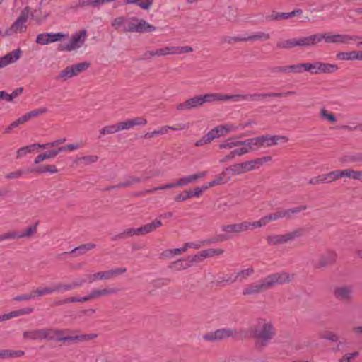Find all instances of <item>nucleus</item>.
Instances as JSON below:
<instances>
[{"instance_id": "obj_1", "label": "nucleus", "mask_w": 362, "mask_h": 362, "mask_svg": "<svg viewBox=\"0 0 362 362\" xmlns=\"http://www.w3.org/2000/svg\"><path fill=\"white\" fill-rule=\"evenodd\" d=\"M338 69L336 64L315 62L313 63H299L289 65V73L302 74L308 72L311 74H331Z\"/></svg>"}, {"instance_id": "obj_2", "label": "nucleus", "mask_w": 362, "mask_h": 362, "mask_svg": "<svg viewBox=\"0 0 362 362\" xmlns=\"http://www.w3.org/2000/svg\"><path fill=\"white\" fill-rule=\"evenodd\" d=\"M254 337L258 346H264L275 334L273 325L265 320L260 319L254 325Z\"/></svg>"}, {"instance_id": "obj_3", "label": "nucleus", "mask_w": 362, "mask_h": 362, "mask_svg": "<svg viewBox=\"0 0 362 362\" xmlns=\"http://www.w3.org/2000/svg\"><path fill=\"white\" fill-rule=\"evenodd\" d=\"M247 336V332L245 329L221 328L204 334L203 339L208 341H219L228 338L242 339L246 338Z\"/></svg>"}, {"instance_id": "obj_4", "label": "nucleus", "mask_w": 362, "mask_h": 362, "mask_svg": "<svg viewBox=\"0 0 362 362\" xmlns=\"http://www.w3.org/2000/svg\"><path fill=\"white\" fill-rule=\"evenodd\" d=\"M291 281V276L287 273H276L267 276L262 281L250 286V293H257L265 291L274 285L282 284Z\"/></svg>"}, {"instance_id": "obj_5", "label": "nucleus", "mask_w": 362, "mask_h": 362, "mask_svg": "<svg viewBox=\"0 0 362 362\" xmlns=\"http://www.w3.org/2000/svg\"><path fill=\"white\" fill-rule=\"evenodd\" d=\"M306 209L307 206L304 205L298 207H295L293 209L279 211L262 217L258 221H254L252 223H250V226H252L254 228L262 227L265 226L269 221H276L279 218L284 217L290 218L291 214L300 212L302 211L305 210Z\"/></svg>"}, {"instance_id": "obj_6", "label": "nucleus", "mask_w": 362, "mask_h": 362, "mask_svg": "<svg viewBox=\"0 0 362 362\" xmlns=\"http://www.w3.org/2000/svg\"><path fill=\"white\" fill-rule=\"evenodd\" d=\"M69 332H70L69 329H48V340L64 341H88L96 337L95 334L69 336L66 334Z\"/></svg>"}, {"instance_id": "obj_7", "label": "nucleus", "mask_w": 362, "mask_h": 362, "mask_svg": "<svg viewBox=\"0 0 362 362\" xmlns=\"http://www.w3.org/2000/svg\"><path fill=\"white\" fill-rule=\"evenodd\" d=\"M192 52L193 48L190 46H165L157 49L147 51L144 54V57L147 59L153 57L180 55L184 53H189Z\"/></svg>"}, {"instance_id": "obj_8", "label": "nucleus", "mask_w": 362, "mask_h": 362, "mask_svg": "<svg viewBox=\"0 0 362 362\" xmlns=\"http://www.w3.org/2000/svg\"><path fill=\"white\" fill-rule=\"evenodd\" d=\"M88 37V32L86 29L74 33L66 44H59L58 50L70 52L81 48Z\"/></svg>"}, {"instance_id": "obj_9", "label": "nucleus", "mask_w": 362, "mask_h": 362, "mask_svg": "<svg viewBox=\"0 0 362 362\" xmlns=\"http://www.w3.org/2000/svg\"><path fill=\"white\" fill-rule=\"evenodd\" d=\"M89 66L90 64L87 62L68 66L59 72L57 79L66 81L72 77L78 76L79 74L88 69Z\"/></svg>"}, {"instance_id": "obj_10", "label": "nucleus", "mask_w": 362, "mask_h": 362, "mask_svg": "<svg viewBox=\"0 0 362 362\" xmlns=\"http://www.w3.org/2000/svg\"><path fill=\"white\" fill-rule=\"evenodd\" d=\"M322 41L327 44H349L350 41H356L361 39L358 35H349L342 34H332L331 33H321Z\"/></svg>"}, {"instance_id": "obj_11", "label": "nucleus", "mask_w": 362, "mask_h": 362, "mask_svg": "<svg viewBox=\"0 0 362 362\" xmlns=\"http://www.w3.org/2000/svg\"><path fill=\"white\" fill-rule=\"evenodd\" d=\"M304 230L302 228H298L286 234L269 235L267 238V240L269 245H276L278 244L285 243L288 241L293 240L297 238L302 236Z\"/></svg>"}, {"instance_id": "obj_12", "label": "nucleus", "mask_w": 362, "mask_h": 362, "mask_svg": "<svg viewBox=\"0 0 362 362\" xmlns=\"http://www.w3.org/2000/svg\"><path fill=\"white\" fill-rule=\"evenodd\" d=\"M127 272L125 267L115 268L107 271L99 272L93 274H88V283L92 284L97 280H110L115 276Z\"/></svg>"}, {"instance_id": "obj_13", "label": "nucleus", "mask_w": 362, "mask_h": 362, "mask_svg": "<svg viewBox=\"0 0 362 362\" xmlns=\"http://www.w3.org/2000/svg\"><path fill=\"white\" fill-rule=\"evenodd\" d=\"M29 17V11L27 8H24L18 18L13 22L10 28L6 30L7 35L23 33L26 30L25 23Z\"/></svg>"}, {"instance_id": "obj_14", "label": "nucleus", "mask_w": 362, "mask_h": 362, "mask_svg": "<svg viewBox=\"0 0 362 362\" xmlns=\"http://www.w3.org/2000/svg\"><path fill=\"white\" fill-rule=\"evenodd\" d=\"M69 37L68 33H43L37 35L36 43L45 45L52 42L62 41Z\"/></svg>"}, {"instance_id": "obj_15", "label": "nucleus", "mask_w": 362, "mask_h": 362, "mask_svg": "<svg viewBox=\"0 0 362 362\" xmlns=\"http://www.w3.org/2000/svg\"><path fill=\"white\" fill-rule=\"evenodd\" d=\"M248 227L249 224L246 221L237 224L223 226L221 229L228 235V236H223L220 240H226L233 235H238V233L243 231H246L248 229Z\"/></svg>"}, {"instance_id": "obj_16", "label": "nucleus", "mask_w": 362, "mask_h": 362, "mask_svg": "<svg viewBox=\"0 0 362 362\" xmlns=\"http://www.w3.org/2000/svg\"><path fill=\"white\" fill-rule=\"evenodd\" d=\"M203 105L202 95H197L186 100L177 105V110L179 111L189 110L194 108H197Z\"/></svg>"}, {"instance_id": "obj_17", "label": "nucleus", "mask_w": 362, "mask_h": 362, "mask_svg": "<svg viewBox=\"0 0 362 362\" xmlns=\"http://www.w3.org/2000/svg\"><path fill=\"white\" fill-rule=\"evenodd\" d=\"M223 253V250L221 248H210L202 250L200 252L192 256V261L193 262H198L204 260L207 257L220 255Z\"/></svg>"}, {"instance_id": "obj_18", "label": "nucleus", "mask_w": 362, "mask_h": 362, "mask_svg": "<svg viewBox=\"0 0 362 362\" xmlns=\"http://www.w3.org/2000/svg\"><path fill=\"white\" fill-rule=\"evenodd\" d=\"M21 49H17L0 57V69L17 62L21 57Z\"/></svg>"}, {"instance_id": "obj_19", "label": "nucleus", "mask_w": 362, "mask_h": 362, "mask_svg": "<svg viewBox=\"0 0 362 362\" xmlns=\"http://www.w3.org/2000/svg\"><path fill=\"white\" fill-rule=\"evenodd\" d=\"M298 39V47H312L322 42L321 33L301 37Z\"/></svg>"}, {"instance_id": "obj_20", "label": "nucleus", "mask_w": 362, "mask_h": 362, "mask_svg": "<svg viewBox=\"0 0 362 362\" xmlns=\"http://www.w3.org/2000/svg\"><path fill=\"white\" fill-rule=\"evenodd\" d=\"M48 329H40L27 331L23 333V337L32 340L48 339Z\"/></svg>"}, {"instance_id": "obj_21", "label": "nucleus", "mask_w": 362, "mask_h": 362, "mask_svg": "<svg viewBox=\"0 0 362 362\" xmlns=\"http://www.w3.org/2000/svg\"><path fill=\"white\" fill-rule=\"evenodd\" d=\"M194 262L192 261V257H188L187 258L180 259L177 261L172 262L169 268L174 272H179L189 268Z\"/></svg>"}, {"instance_id": "obj_22", "label": "nucleus", "mask_w": 362, "mask_h": 362, "mask_svg": "<svg viewBox=\"0 0 362 362\" xmlns=\"http://www.w3.org/2000/svg\"><path fill=\"white\" fill-rule=\"evenodd\" d=\"M288 139L285 136L280 135H264V146H271L277 144L279 142L286 143Z\"/></svg>"}, {"instance_id": "obj_23", "label": "nucleus", "mask_w": 362, "mask_h": 362, "mask_svg": "<svg viewBox=\"0 0 362 362\" xmlns=\"http://www.w3.org/2000/svg\"><path fill=\"white\" fill-rule=\"evenodd\" d=\"M295 91H286L284 93H269L266 94H253L250 95V100H258L264 99L267 97H286L288 95H295Z\"/></svg>"}, {"instance_id": "obj_24", "label": "nucleus", "mask_w": 362, "mask_h": 362, "mask_svg": "<svg viewBox=\"0 0 362 362\" xmlns=\"http://www.w3.org/2000/svg\"><path fill=\"white\" fill-rule=\"evenodd\" d=\"M156 30V28L143 19L137 18L134 33H150Z\"/></svg>"}, {"instance_id": "obj_25", "label": "nucleus", "mask_w": 362, "mask_h": 362, "mask_svg": "<svg viewBox=\"0 0 362 362\" xmlns=\"http://www.w3.org/2000/svg\"><path fill=\"white\" fill-rule=\"evenodd\" d=\"M42 145L41 144H33L25 146L20 148L16 152V157L18 158H23L27 154L35 151L37 148H42Z\"/></svg>"}, {"instance_id": "obj_26", "label": "nucleus", "mask_w": 362, "mask_h": 362, "mask_svg": "<svg viewBox=\"0 0 362 362\" xmlns=\"http://www.w3.org/2000/svg\"><path fill=\"white\" fill-rule=\"evenodd\" d=\"M302 13L303 11L301 9H296L288 13H273L272 15L269 16V18L270 20H279L281 18L288 19L295 16H300Z\"/></svg>"}, {"instance_id": "obj_27", "label": "nucleus", "mask_w": 362, "mask_h": 362, "mask_svg": "<svg viewBox=\"0 0 362 362\" xmlns=\"http://www.w3.org/2000/svg\"><path fill=\"white\" fill-rule=\"evenodd\" d=\"M29 171L37 174H45L47 173L54 174L58 173L59 170L54 165H45L35 167Z\"/></svg>"}, {"instance_id": "obj_28", "label": "nucleus", "mask_w": 362, "mask_h": 362, "mask_svg": "<svg viewBox=\"0 0 362 362\" xmlns=\"http://www.w3.org/2000/svg\"><path fill=\"white\" fill-rule=\"evenodd\" d=\"M336 58L342 61L359 60V51L339 52L336 54Z\"/></svg>"}, {"instance_id": "obj_29", "label": "nucleus", "mask_w": 362, "mask_h": 362, "mask_svg": "<svg viewBox=\"0 0 362 362\" xmlns=\"http://www.w3.org/2000/svg\"><path fill=\"white\" fill-rule=\"evenodd\" d=\"M163 225L160 220L156 219L153 222L139 228L141 235L148 234L154 231L156 228Z\"/></svg>"}, {"instance_id": "obj_30", "label": "nucleus", "mask_w": 362, "mask_h": 362, "mask_svg": "<svg viewBox=\"0 0 362 362\" xmlns=\"http://www.w3.org/2000/svg\"><path fill=\"white\" fill-rule=\"evenodd\" d=\"M325 179L327 183L336 181L340 178L346 176V169L345 170H337L331 171L329 173L325 174Z\"/></svg>"}, {"instance_id": "obj_31", "label": "nucleus", "mask_w": 362, "mask_h": 362, "mask_svg": "<svg viewBox=\"0 0 362 362\" xmlns=\"http://www.w3.org/2000/svg\"><path fill=\"white\" fill-rule=\"evenodd\" d=\"M119 291L117 288H94L90 291L93 299L98 298L101 296L116 294Z\"/></svg>"}, {"instance_id": "obj_32", "label": "nucleus", "mask_w": 362, "mask_h": 362, "mask_svg": "<svg viewBox=\"0 0 362 362\" xmlns=\"http://www.w3.org/2000/svg\"><path fill=\"white\" fill-rule=\"evenodd\" d=\"M201 95L203 104L211 103L216 101H224L223 94L219 93H207Z\"/></svg>"}, {"instance_id": "obj_33", "label": "nucleus", "mask_w": 362, "mask_h": 362, "mask_svg": "<svg viewBox=\"0 0 362 362\" xmlns=\"http://www.w3.org/2000/svg\"><path fill=\"white\" fill-rule=\"evenodd\" d=\"M249 164L247 162L238 163L227 168L228 172H231L233 175L240 174L245 173L249 170Z\"/></svg>"}, {"instance_id": "obj_34", "label": "nucleus", "mask_w": 362, "mask_h": 362, "mask_svg": "<svg viewBox=\"0 0 362 362\" xmlns=\"http://www.w3.org/2000/svg\"><path fill=\"white\" fill-rule=\"evenodd\" d=\"M147 177H139L136 176H129L124 182H120L117 187H132L137 183L142 182Z\"/></svg>"}, {"instance_id": "obj_35", "label": "nucleus", "mask_w": 362, "mask_h": 362, "mask_svg": "<svg viewBox=\"0 0 362 362\" xmlns=\"http://www.w3.org/2000/svg\"><path fill=\"white\" fill-rule=\"evenodd\" d=\"M33 312V308H22V309H19V310H13V311H11V312L8 313H6L5 318H7V320H10L11 318L17 317L22 316V315H24L30 314Z\"/></svg>"}, {"instance_id": "obj_36", "label": "nucleus", "mask_w": 362, "mask_h": 362, "mask_svg": "<svg viewBox=\"0 0 362 362\" xmlns=\"http://www.w3.org/2000/svg\"><path fill=\"white\" fill-rule=\"evenodd\" d=\"M212 243H215V240H211L209 239L207 240H198L196 242H191V243H187L184 245V248H185V252L187 250L188 248H192V249H199L202 246L211 244Z\"/></svg>"}, {"instance_id": "obj_37", "label": "nucleus", "mask_w": 362, "mask_h": 362, "mask_svg": "<svg viewBox=\"0 0 362 362\" xmlns=\"http://www.w3.org/2000/svg\"><path fill=\"white\" fill-rule=\"evenodd\" d=\"M127 17L124 16L117 17L113 19L111 25L116 30H121L124 32V28H126L127 25Z\"/></svg>"}, {"instance_id": "obj_38", "label": "nucleus", "mask_w": 362, "mask_h": 362, "mask_svg": "<svg viewBox=\"0 0 362 362\" xmlns=\"http://www.w3.org/2000/svg\"><path fill=\"white\" fill-rule=\"evenodd\" d=\"M228 173L226 168L221 173L216 176L214 180L211 181V185L214 187L227 183L230 180V177H227Z\"/></svg>"}, {"instance_id": "obj_39", "label": "nucleus", "mask_w": 362, "mask_h": 362, "mask_svg": "<svg viewBox=\"0 0 362 362\" xmlns=\"http://www.w3.org/2000/svg\"><path fill=\"white\" fill-rule=\"evenodd\" d=\"M153 2V0H125L126 4H136L144 10H148Z\"/></svg>"}, {"instance_id": "obj_40", "label": "nucleus", "mask_w": 362, "mask_h": 362, "mask_svg": "<svg viewBox=\"0 0 362 362\" xmlns=\"http://www.w3.org/2000/svg\"><path fill=\"white\" fill-rule=\"evenodd\" d=\"M276 47L279 49H290L298 47V39L292 38L277 42Z\"/></svg>"}, {"instance_id": "obj_41", "label": "nucleus", "mask_w": 362, "mask_h": 362, "mask_svg": "<svg viewBox=\"0 0 362 362\" xmlns=\"http://www.w3.org/2000/svg\"><path fill=\"white\" fill-rule=\"evenodd\" d=\"M272 160L271 156H264L256 159L250 160V170L258 169L264 163Z\"/></svg>"}, {"instance_id": "obj_42", "label": "nucleus", "mask_w": 362, "mask_h": 362, "mask_svg": "<svg viewBox=\"0 0 362 362\" xmlns=\"http://www.w3.org/2000/svg\"><path fill=\"white\" fill-rule=\"evenodd\" d=\"M219 138L236 129V127L231 124H224L214 127Z\"/></svg>"}, {"instance_id": "obj_43", "label": "nucleus", "mask_w": 362, "mask_h": 362, "mask_svg": "<svg viewBox=\"0 0 362 362\" xmlns=\"http://www.w3.org/2000/svg\"><path fill=\"white\" fill-rule=\"evenodd\" d=\"M190 125L189 124H180L177 127H173V126H163L160 129H157L158 133L159 135H163L166 134L168 132V130H182V129H187L189 128Z\"/></svg>"}, {"instance_id": "obj_44", "label": "nucleus", "mask_w": 362, "mask_h": 362, "mask_svg": "<svg viewBox=\"0 0 362 362\" xmlns=\"http://www.w3.org/2000/svg\"><path fill=\"white\" fill-rule=\"evenodd\" d=\"M95 247V245L94 243L83 244L73 249L70 253L76 254V255H81Z\"/></svg>"}, {"instance_id": "obj_45", "label": "nucleus", "mask_w": 362, "mask_h": 362, "mask_svg": "<svg viewBox=\"0 0 362 362\" xmlns=\"http://www.w3.org/2000/svg\"><path fill=\"white\" fill-rule=\"evenodd\" d=\"M351 290L349 287H341L335 290L336 297L341 300L348 299L349 298Z\"/></svg>"}, {"instance_id": "obj_46", "label": "nucleus", "mask_w": 362, "mask_h": 362, "mask_svg": "<svg viewBox=\"0 0 362 362\" xmlns=\"http://www.w3.org/2000/svg\"><path fill=\"white\" fill-rule=\"evenodd\" d=\"M247 151H248V148L247 146H240L239 148H235L233 151H231L228 156H226V158L224 159L221 160V162L226 161L228 160L232 159L236 155L240 156V155L247 153Z\"/></svg>"}, {"instance_id": "obj_47", "label": "nucleus", "mask_w": 362, "mask_h": 362, "mask_svg": "<svg viewBox=\"0 0 362 362\" xmlns=\"http://www.w3.org/2000/svg\"><path fill=\"white\" fill-rule=\"evenodd\" d=\"M56 292V289L54 287V284L52 285L50 287H45L42 288H37L36 290L33 291V293L36 296H43L45 295L52 294L53 293Z\"/></svg>"}, {"instance_id": "obj_48", "label": "nucleus", "mask_w": 362, "mask_h": 362, "mask_svg": "<svg viewBox=\"0 0 362 362\" xmlns=\"http://www.w3.org/2000/svg\"><path fill=\"white\" fill-rule=\"evenodd\" d=\"M141 235V233H140V230H139V228H128V229L124 230L120 234H119L115 238H114V240H116L117 238L123 239V238H126L127 237H131V236H134V235Z\"/></svg>"}, {"instance_id": "obj_49", "label": "nucleus", "mask_w": 362, "mask_h": 362, "mask_svg": "<svg viewBox=\"0 0 362 362\" xmlns=\"http://www.w3.org/2000/svg\"><path fill=\"white\" fill-rule=\"evenodd\" d=\"M119 132L117 124L107 125L100 129V135L105 136L107 134H112Z\"/></svg>"}, {"instance_id": "obj_50", "label": "nucleus", "mask_w": 362, "mask_h": 362, "mask_svg": "<svg viewBox=\"0 0 362 362\" xmlns=\"http://www.w3.org/2000/svg\"><path fill=\"white\" fill-rule=\"evenodd\" d=\"M185 252V248H184V246L180 248H175V249H170L165 250L162 255L167 258H170L173 256H177L181 255L182 252Z\"/></svg>"}, {"instance_id": "obj_51", "label": "nucleus", "mask_w": 362, "mask_h": 362, "mask_svg": "<svg viewBox=\"0 0 362 362\" xmlns=\"http://www.w3.org/2000/svg\"><path fill=\"white\" fill-rule=\"evenodd\" d=\"M98 159H99V158L96 155H88V156H85L78 158L77 159V160L80 161V162L83 163L84 165H90L92 163H96L98 160Z\"/></svg>"}, {"instance_id": "obj_52", "label": "nucleus", "mask_w": 362, "mask_h": 362, "mask_svg": "<svg viewBox=\"0 0 362 362\" xmlns=\"http://www.w3.org/2000/svg\"><path fill=\"white\" fill-rule=\"evenodd\" d=\"M337 255L334 252H329L323 259L320 262V267H325L329 264L334 262L336 259Z\"/></svg>"}, {"instance_id": "obj_53", "label": "nucleus", "mask_w": 362, "mask_h": 362, "mask_svg": "<svg viewBox=\"0 0 362 362\" xmlns=\"http://www.w3.org/2000/svg\"><path fill=\"white\" fill-rule=\"evenodd\" d=\"M264 146V136L250 138V150Z\"/></svg>"}, {"instance_id": "obj_54", "label": "nucleus", "mask_w": 362, "mask_h": 362, "mask_svg": "<svg viewBox=\"0 0 362 362\" xmlns=\"http://www.w3.org/2000/svg\"><path fill=\"white\" fill-rule=\"evenodd\" d=\"M224 101L231 100L235 103L241 102L247 99V95L235 94V95H224Z\"/></svg>"}, {"instance_id": "obj_55", "label": "nucleus", "mask_w": 362, "mask_h": 362, "mask_svg": "<svg viewBox=\"0 0 362 362\" xmlns=\"http://www.w3.org/2000/svg\"><path fill=\"white\" fill-rule=\"evenodd\" d=\"M136 21H137V18L127 17V25H126V28H124V32L125 33H127V32L134 33Z\"/></svg>"}, {"instance_id": "obj_56", "label": "nucleus", "mask_w": 362, "mask_h": 362, "mask_svg": "<svg viewBox=\"0 0 362 362\" xmlns=\"http://www.w3.org/2000/svg\"><path fill=\"white\" fill-rule=\"evenodd\" d=\"M24 351L18 350L4 349V358H17L24 355Z\"/></svg>"}, {"instance_id": "obj_57", "label": "nucleus", "mask_w": 362, "mask_h": 362, "mask_svg": "<svg viewBox=\"0 0 362 362\" xmlns=\"http://www.w3.org/2000/svg\"><path fill=\"white\" fill-rule=\"evenodd\" d=\"M269 38V34L263 32H257L250 35V41H265Z\"/></svg>"}, {"instance_id": "obj_58", "label": "nucleus", "mask_w": 362, "mask_h": 362, "mask_svg": "<svg viewBox=\"0 0 362 362\" xmlns=\"http://www.w3.org/2000/svg\"><path fill=\"white\" fill-rule=\"evenodd\" d=\"M37 225L38 222H37L35 225L28 228L24 233H18L19 238L30 237L36 233Z\"/></svg>"}, {"instance_id": "obj_59", "label": "nucleus", "mask_w": 362, "mask_h": 362, "mask_svg": "<svg viewBox=\"0 0 362 362\" xmlns=\"http://www.w3.org/2000/svg\"><path fill=\"white\" fill-rule=\"evenodd\" d=\"M78 6L81 8L92 6L93 8H100L98 0H78Z\"/></svg>"}, {"instance_id": "obj_60", "label": "nucleus", "mask_w": 362, "mask_h": 362, "mask_svg": "<svg viewBox=\"0 0 362 362\" xmlns=\"http://www.w3.org/2000/svg\"><path fill=\"white\" fill-rule=\"evenodd\" d=\"M346 177L362 182V171L346 169Z\"/></svg>"}, {"instance_id": "obj_61", "label": "nucleus", "mask_w": 362, "mask_h": 362, "mask_svg": "<svg viewBox=\"0 0 362 362\" xmlns=\"http://www.w3.org/2000/svg\"><path fill=\"white\" fill-rule=\"evenodd\" d=\"M54 287L56 289V292L66 291H70V290H72L74 288V286H73L72 283H71V284L57 283V284H54Z\"/></svg>"}, {"instance_id": "obj_62", "label": "nucleus", "mask_w": 362, "mask_h": 362, "mask_svg": "<svg viewBox=\"0 0 362 362\" xmlns=\"http://www.w3.org/2000/svg\"><path fill=\"white\" fill-rule=\"evenodd\" d=\"M35 298V295L33 293V291L30 293H24L16 296L13 298V300L16 302L23 301V300H33Z\"/></svg>"}, {"instance_id": "obj_63", "label": "nucleus", "mask_w": 362, "mask_h": 362, "mask_svg": "<svg viewBox=\"0 0 362 362\" xmlns=\"http://www.w3.org/2000/svg\"><path fill=\"white\" fill-rule=\"evenodd\" d=\"M195 182L193 174L185 176L178 180V185L180 187H183L189 185V183Z\"/></svg>"}, {"instance_id": "obj_64", "label": "nucleus", "mask_w": 362, "mask_h": 362, "mask_svg": "<svg viewBox=\"0 0 362 362\" xmlns=\"http://www.w3.org/2000/svg\"><path fill=\"white\" fill-rule=\"evenodd\" d=\"M320 116L326 119V120H328L331 122H334L336 121V117L334 116V114L328 112L327 110L325 109H322L321 111H320Z\"/></svg>"}]
</instances>
